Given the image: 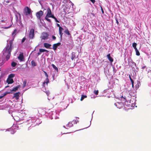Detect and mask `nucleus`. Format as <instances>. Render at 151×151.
I'll use <instances>...</instances> for the list:
<instances>
[{
	"label": "nucleus",
	"instance_id": "19",
	"mask_svg": "<svg viewBox=\"0 0 151 151\" xmlns=\"http://www.w3.org/2000/svg\"><path fill=\"white\" fill-rule=\"evenodd\" d=\"M78 122L79 121L77 118L75 120H73L72 122L74 124H77Z\"/></svg>",
	"mask_w": 151,
	"mask_h": 151
},
{
	"label": "nucleus",
	"instance_id": "13",
	"mask_svg": "<svg viewBox=\"0 0 151 151\" xmlns=\"http://www.w3.org/2000/svg\"><path fill=\"white\" fill-rule=\"evenodd\" d=\"M20 94V92H18L17 93H14V97L15 98L17 99H19V94Z\"/></svg>",
	"mask_w": 151,
	"mask_h": 151
},
{
	"label": "nucleus",
	"instance_id": "20",
	"mask_svg": "<svg viewBox=\"0 0 151 151\" xmlns=\"http://www.w3.org/2000/svg\"><path fill=\"white\" fill-rule=\"evenodd\" d=\"M31 64L32 66H35L37 65V63L35 62L34 60H32L31 61Z\"/></svg>",
	"mask_w": 151,
	"mask_h": 151
},
{
	"label": "nucleus",
	"instance_id": "30",
	"mask_svg": "<svg viewBox=\"0 0 151 151\" xmlns=\"http://www.w3.org/2000/svg\"><path fill=\"white\" fill-rule=\"evenodd\" d=\"M14 76V74H10L9 76V78H13Z\"/></svg>",
	"mask_w": 151,
	"mask_h": 151
},
{
	"label": "nucleus",
	"instance_id": "26",
	"mask_svg": "<svg viewBox=\"0 0 151 151\" xmlns=\"http://www.w3.org/2000/svg\"><path fill=\"white\" fill-rule=\"evenodd\" d=\"M137 45V43H135V42L133 43L132 44V46L134 47V49H137V48L136 47Z\"/></svg>",
	"mask_w": 151,
	"mask_h": 151
},
{
	"label": "nucleus",
	"instance_id": "40",
	"mask_svg": "<svg viewBox=\"0 0 151 151\" xmlns=\"http://www.w3.org/2000/svg\"><path fill=\"white\" fill-rule=\"evenodd\" d=\"M101 11H102V14H103L104 13V11L102 7L101 6Z\"/></svg>",
	"mask_w": 151,
	"mask_h": 151
},
{
	"label": "nucleus",
	"instance_id": "29",
	"mask_svg": "<svg viewBox=\"0 0 151 151\" xmlns=\"http://www.w3.org/2000/svg\"><path fill=\"white\" fill-rule=\"evenodd\" d=\"M10 45H9V47H10V48L12 49V45L13 42L12 40H10L9 41Z\"/></svg>",
	"mask_w": 151,
	"mask_h": 151
},
{
	"label": "nucleus",
	"instance_id": "23",
	"mask_svg": "<svg viewBox=\"0 0 151 151\" xmlns=\"http://www.w3.org/2000/svg\"><path fill=\"white\" fill-rule=\"evenodd\" d=\"M39 51L40 52H48L49 51L48 50H45V49H39Z\"/></svg>",
	"mask_w": 151,
	"mask_h": 151
},
{
	"label": "nucleus",
	"instance_id": "22",
	"mask_svg": "<svg viewBox=\"0 0 151 151\" xmlns=\"http://www.w3.org/2000/svg\"><path fill=\"white\" fill-rule=\"evenodd\" d=\"M87 97V96L86 95H82L80 100L81 101H82L84 98Z\"/></svg>",
	"mask_w": 151,
	"mask_h": 151
},
{
	"label": "nucleus",
	"instance_id": "1",
	"mask_svg": "<svg viewBox=\"0 0 151 151\" xmlns=\"http://www.w3.org/2000/svg\"><path fill=\"white\" fill-rule=\"evenodd\" d=\"M12 50V49L10 48V47H9V45L7 46L3 50V55L4 56L6 57L7 61L10 58Z\"/></svg>",
	"mask_w": 151,
	"mask_h": 151
},
{
	"label": "nucleus",
	"instance_id": "8",
	"mask_svg": "<svg viewBox=\"0 0 151 151\" xmlns=\"http://www.w3.org/2000/svg\"><path fill=\"white\" fill-rule=\"evenodd\" d=\"M18 59L20 61H23L24 60V56L23 53H21L18 57Z\"/></svg>",
	"mask_w": 151,
	"mask_h": 151
},
{
	"label": "nucleus",
	"instance_id": "3",
	"mask_svg": "<svg viewBox=\"0 0 151 151\" xmlns=\"http://www.w3.org/2000/svg\"><path fill=\"white\" fill-rule=\"evenodd\" d=\"M31 12V9L28 6H26L24 9V13L26 16L30 14Z\"/></svg>",
	"mask_w": 151,
	"mask_h": 151
},
{
	"label": "nucleus",
	"instance_id": "12",
	"mask_svg": "<svg viewBox=\"0 0 151 151\" xmlns=\"http://www.w3.org/2000/svg\"><path fill=\"white\" fill-rule=\"evenodd\" d=\"M63 29L61 27H60L59 28V34L60 35V38L61 39L62 37L63 33H62V31Z\"/></svg>",
	"mask_w": 151,
	"mask_h": 151
},
{
	"label": "nucleus",
	"instance_id": "48",
	"mask_svg": "<svg viewBox=\"0 0 151 151\" xmlns=\"http://www.w3.org/2000/svg\"><path fill=\"white\" fill-rule=\"evenodd\" d=\"M146 67V66H143V67H142V69H144Z\"/></svg>",
	"mask_w": 151,
	"mask_h": 151
},
{
	"label": "nucleus",
	"instance_id": "32",
	"mask_svg": "<svg viewBox=\"0 0 151 151\" xmlns=\"http://www.w3.org/2000/svg\"><path fill=\"white\" fill-rule=\"evenodd\" d=\"M52 18L54 19L56 22L58 23L60 22L57 19V18L54 16H52Z\"/></svg>",
	"mask_w": 151,
	"mask_h": 151
},
{
	"label": "nucleus",
	"instance_id": "10",
	"mask_svg": "<svg viewBox=\"0 0 151 151\" xmlns=\"http://www.w3.org/2000/svg\"><path fill=\"white\" fill-rule=\"evenodd\" d=\"M6 81L8 84L12 83L14 82L12 79L9 78L7 79Z\"/></svg>",
	"mask_w": 151,
	"mask_h": 151
},
{
	"label": "nucleus",
	"instance_id": "39",
	"mask_svg": "<svg viewBox=\"0 0 151 151\" xmlns=\"http://www.w3.org/2000/svg\"><path fill=\"white\" fill-rule=\"evenodd\" d=\"M75 57V56L74 55H73L71 58V59L72 60H73L74 59Z\"/></svg>",
	"mask_w": 151,
	"mask_h": 151
},
{
	"label": "nucleus",
	"instance_id": "45",
	"mask_svg": "<svg viewBox=\"0 0 151 151\" xmlns=\"http://www.w3.org/2000/svg\"><path fill=\"white\" fill-rule=\"evenodd\" d=\"M41 54V52H40L39 51V52H38L37 53V56H39V55H40Z\"/></svg>",
	"mask_w": 151,
	"mask_h": 151
},
{
	"label": "nucleus",
	"instance_id": "41",
	"mask_svg": "<svg viewBox=\"0 0 151 151\" xmlns=\"http://www.w3.org/2000/svg\"><path fill=\"white\" fill-rule=\"evenodd\" d=\"M90 1L93 3L94 4L95 2V0H90Z\"/></svg>",
	"mask_w": 151,
	"mask_h": 151
},
{
	"label": "nucleus",
	"instance_id": "14",
	"mask_svg": "<svg viewBox=\"0 0 151 151\" xmlns=\"http://www.w3.org/2000/svg\"><path fill=\"white\" fill-rule=\"evenodd\" d=\"M20 87V85H18L16 87L14 88L11 91H15Z\"/></svg>",
	"mask_w": 151,
	"mask_h": 151
},
{
	"label": "nucleus",
	"instance_id": "54",
	"mask_svg": "<svg viewBox=\"0 0 151 151\" xmlns=\"http://www.w3.org/2000/svg\"><path fill=\"white\" fill-rule=\"evenodd\" d=\"M9 87V86H6V88H7V87Z\"/></svg>",
	"mask_w": 151,
	"mask_h": 151
},
{
	"label": "nucleus",
	"instance_id": "27",
	"mask_svg": "<svg viewBox=\"0 0 151 151\" xmlns=\"http://www.w3.org/2000/svg\"><path fill=\"white\" fill-rule=\"evenodd\" d=\"M17 64V63L14 61L12 62L11 63V65L13 67H15Z\"/></svg>",
	"mask_w": 151,
	"mask_h": 151
},
{
	"label": "nucleus",
	"instance_id": "53",
	"mask_svg": "<svg viewBox=\"0 0 151 151\" xmlns=\"http://www.w3.org/2000/svg\"><path fill=\"white\" fill-rule=\"evenodd\" d=\"M44 72L45 74L46 73H47L45 71H44Z\"/></svg>",
	"mask_w": 151,
	"mask_h": 151
},
{
	"label": "nucleus",
	"instance_id": "37",
	"mask_svg": "<svg viewBox=\"0 0 151 151\" xmlns=\"http://www.w3.org/2000/svg\"><path fill=\"white\" fill-rule=\"evenodd\" d=\"M12 25H10L9 26V27H4L3 28L4 29H8V28H9Z\"/></svg>",
	"mask_w": 151,
	"mask_h": 151
},
{
	"label": "nucleus",
	"instance_id": "2",
	"mask_svg": "<svg viewBox=\"0 0 151 151\" xmlns=\"http://www.w3.org/2000/svg\"><path fill=\"white\" fill-rule=\"evenodd\" d=\"M47 14L45 17V19L48 22L50 23L51 21L50 19H49V18H52V16L54 15L52 14L51 10L49 7L47 8Z\"/></svg>",
	"mask_w": 151,
	"mask_h": 151
},
{
	"label": "nucleus",
	"instance_id": "25",
	"mask_svg": "<svg viewBox=\"0 0 151 151\" xmlns=\"http://www.w3.org/2000/svg\"><path fill=\"white\" fill-rule=\"evenodd\" d=\"M135 50L136 51V55H137V56H139L140 55V54L137 49H135Z\"/></svg>",
	"mask_w": 151,
	"mask_h": 151
},
{
	"label": "nucleus",
	"instance_id": "33",
	"mask_svg": "<svg viewBox=\"0 0 151 151\" xmlns=\"http://www.w3.org/2000/svg\"><path fill=\"white\" fill-rule=\"evenodd\" d=\"M57 47V46L55 45V44H54L53 45V49L54 50H56V49Z\"/></svg>",
	"mask_w": 151,
	"mask_h": 151
},
{
	"label": "nucleus",
	"instance_id": "18",
	"mask_svg": "<svg viewBox=\"0 0 151 151\" xmlns=\"http://www.w3.org/2000/svg\"><path fill=\"white\" fill-rule=\"evenodd\" d=\"M73 126V124L71 122H69L68 124L67 125L68 127H70Z\"/></svg>",
	"mask_w": 151,
	"mask_h": 151
},
{
	"label": "nucleus",
	"instance_id": "44",
	"mask_svg": "<svg viewBox=\"0 0 151 151\" xmlns=\"http://www.w3.org/2000/svg\"><path fill=\"white\" fill-rule=\"evenodd\" d=\"M131 82L132 84H134V81L132 79H131Z\"/></svg>",
	"mask_w": 151,
	"mask_h": 151
},
{
	"label": "nucleus",
	"instance_id": "4",
	"mask_svg": "<svg viewBox=\"0 0 151 151\" xmlns=\"http://www.w3.org/2000/svg\"><path fill=\"white\" fill-rule=\"evenodd\" d=\"M43 12L42 10H40L36 13V16L38 20H41V17L43 15Z\"/></svg>",
	"mask_w": 151,
	"mask_h": 151
},
{
	"label": "nucleus",
	"instance_id": "7",
	"mask_svg": "<svg viewBox=\"0 0 151 151\" xmlns=\"http://www.w3.org/2000/svg\"><path fill=\"white\" fill-rule=\"evenodd\" d=\"M118 108L121 109L123 107L124 105L123 103L117 102L114 104Z\"/></svg>",
	"mask_w": 151,
	"mask_h": 151
},
{
	"label": "nucleus",
	"instance_id": "42",
	"mask_svg": "<svg viewBox=\"0 0 151 151\" xmlns=\"http://www.w3.org/2000/svg\"><path fill=\"white\" fill-rule=\"evenodd\" d=\"M52 38L54 40H55L56 39V37L53 35L52 36Z\"/></svg>",
	"mask_w": 151,
	"mask_h": 151
},
{
	"label": "nucleus",
	"instance_id": "50",
	"mask_svg": "<svg viewBox=\"0 0 151 151\" xmlns=\"http://www.w3.org/2000/svg\"><path fill=\"white\" fill-rule=\"evenodd\" d=\"M57 26H58V27H60V26L59 24H57Z\"/></svg>",
	"mask_w": 151,
	"mask_h": 151
},
{
	"label": "nucleus",
	"instance_id": "47",
	"mask_svg": "<svg viewBox=\"0 0 151 151\" xmlns=\"http://www.w3.org/2000/svg\"><path fill=\"white\" fill-rule=\"evenodd\" d=\"M129 79H130V81H131V79H132V78H131V76H130V75H129Z\"/></svg>",
	"mask_w": 151,
	"mask_h": 151
},
{
	"label": "nucleus",
	"instance_id": "6",
	"mask_svg": "<svg viewBox=\"0 0 151 151\" xmlns=\"http://www.w3.org/2000/svg\"><path fill=\"white\" fill-rule=\"evenodd\" d=\"M49 34L47 32H43L42 33L41 38L42 40H47L48 38Z\"/></svg>",
	"mask_w": 151,
	"mask_h": 151
},
{
	"label": "nucleus",
	"instance_id": "5",
	"mask_svg": "<svg viewBox=\"0 0 151 151\" xmlns=\"http://www.w3.org/2000/svg\"><path fill=\"white\" fill-rule=\"evenodd\" d=\"M34 32L35 30L33 29H30L29 35V37L30 39H32L34 37Z\"/></svg>",
	"mask_w": 151,
	"mask_h": 151
},
{
	"label": "nucleus",
	"instance_id": "55",
	"mask_svg": "<svg viewBox=\"0 0 151 151\" xmlns=\"http://www.w3.org/2000/svg\"><path fill=\"white\" fill-rule=\"evenodd\" d=\"M46 9H44V11Z\"/></svg>",
	"mask_w": 151,
	"mask_h": 151
},
{
	"label": "nucleus",
	"instance_id": "38",
	"mask_svg": "<svg viewBox=\"0 0 151 151\" xmlns=\"http://www.w3.org/2000/svg\"><path fill=\"white\" fill-rule=\"evenodd\" d=\"M122 98H123L125 100V101H127V99H126V97L125 96H124V97H123V96H122Z\"/></svg>",
	"mask_w": 151,
	"mask_h": 151
},
{
	"label": "nucleus",
	"instance_id": "24",
	"mask_svg": "<svg viewBox=\"0 0 151 151\" xmlns=\"http://www.w3.org/2000/svg\"><path fill=\"white\" fill-rule=\"evenodd\" d=\"M52 67L56 70L58 72V68L53 64H52Z\"/></svg>",
	"mask_w": 151,
	"mask_h": 151
},
{
	"label": "nucleus",
	"instance_id": "16",
	"mask_svg": "<svg viewBox=\"0 0 151 151\" xmlns=\"http://www.w3.org/2000/svg\"><path fill=\"white\" fill-rule=\"evenodd\" d=\"M10 93V92H5L3 94V96H0V99H1L3 97H4L5 96L6 94H8V93Z\"/></svg>",
	"mask_w": 151,
	"mask_h": 151
},
{
	"label": "nucleus",
	"instance_id": "31",
	"mask_svg": "<svg viewBox=\"0 0 151 151\" xmlns=\"http://www.w3.org/2000/svg\"><path fill=\"white\" fill-rule=\"evenodd\" d=\"M17 31V29H15L14 31L12 33V35L13 36L14 35L15 36L16 35V32Z\"/></svg>",
	"mask_w": 151,
	"mask_h": 151
},
{
	"label": "nucleus",
	"instance_id": "35",
	"mask_svg": "<svg viewBox=\"0 0 151 151\" xmlns=\"http://www.w3.org/2000/svg\"><path fill=\"white\" fill-rule=\"evenodd\" d=\"M26 38L25 37H24L22 39V42L23 43L24 42V41L26 40Z\"/></svg>",
	"mask_w": 151,
	"mask_h": 151
},
{
	"label": "nucleus",
	"instance_id": "36",
	"mask_svg": "<svg viewBox=\"0 0 151 151\" xmlns=\"http://www.w3.org/2000/svg\"><path fill=\"white\" fill-rule=\"evenodd\" d=\"M61 44L60 43L58 42L56 44H55V45L56 46L58 47V46H59Z\"/></svg>",
	"mask_w": 151,
	"mask_h": 151
},
{
	"label": "nucleus",
	"instance_id": "11",
	"mask_svg": "<svg viewBox=\"0 0 151 151\" xmlns=\"http://www.w3.org/2000/svg\"><path fill=\"white\" fill-rule=\"evenodd\" d=\"M107 57L109 60L111 62H112L114 60L113 58L111 57L110 54H109L107 55Z\"/></svg>",
	"mask_w": 151,
	"mask_h": 151
},
{
	"label": "nucleus",
	"instance_id": "9",
	"mask_svg": "<svg viewBox=\"0 0 151 151\" xmlns=\"http://www.w3.org/2000/svg\"><path fill=\"white\" fill-rule=\"evenodd\" d=\"M44 47L46 48L51 49L50 47L51 46V45L47 43H45L44 44Z\"/></svg>",
	"mask_w": 151,
	"mask_h": 151
},
{
	"label": "nucleus",
	"instance_id": "51",
	"mask_svg": "<svg viewBox=\"0 0 151 151\" xmlns=\"http://www.w3.org/2000/svg\"><path fill=\"white\" fill-rule=\"evenodd\" d=\"M14 133H15V132H14H14H12V133H11V134H14Z\"/></svg>",
	"mask_w": 151,
	"mask_h": 151
},
{
	"label": "nucleus",
	"instance_id": "28",
	"mask_svg": "<svg viewBox=\"0 0 151 151\" xmlns=\"http://www.w3.org/2000/svg\"><path fill=\"white\" fill-rule=\"evenodd\" d=\"M27 83L26 81H24L23 82V88H24L26 86Z\"/></svg>",
	"mask_w": 151,
	"mask_h": 151
},
{
	"label": "nucleus",
	"instance_id": "49",
	"mask_svg": "<svg viewBox=\"0 0 151 151\" xmlns=\"http://www.w3.org/2000/svg\"><path fill=\"white\" fill-rule=\"evenodd\" d=\"M91 14H92L93 16H95V14H94L93 13H91Z\"/></svg>",
	"mask_w": 151,
	"mask_h": 151
},
{
	"label": "nucleus",
	"instance_id": "21",
	"mask_svg": "<svg viewBox=\"0 0 151 151\" xmlns=\"http://www.w3.org/2000/svg\"><path fill=\"white\" fill-rule=\"evenodd\" d=\"M64 32H65V33L66 34H67L68 35H70V33L69 31L68 30V29H65V31Z\"/></svg>",
	"mask_w": 151,
	"mask_h": 151
},
{
	"label": "nucleus",
	"instance_id": "52",
	"mask_svg": "<svg viewBox=\"0 0 151 151\" xmlns=\"http://www.w3.org/2000/svg\"><path fill=\"white\" fill-rule=\"evenodd\" d=\"M132 87L133 88L134 87V84H132Z\"/></svg>",
	"mask_w": 151,
	"mask_h": 151
},
{
	"label": "nucleus",
	"instance_id": "15",
	"mask_svg": "<svg viewBox=\"0 0 151 151\" xmlns=\"http://www.w3.org/2000/svg\"><path fill=\"white\" fill-rule=\"evenodd\" d=\"M49 83V80L48 78H47L45 81L43 83V85L45 84V83L47 85Z\"/></svg>",
	"mask_w": 151,
	"mask_h": 151
},
{
	"label": "nucleus",
	"instance_id": "43",
	"mask_svg": "<svg viewBox=\"0 0 151 151\" xmlns=\"http://www.w3.org/2000/svg\"><path fill=\"white\" fill-rule=\"evenodd\" d=\"M116 23H117V24H119V22L118 21L117 19L116 18Z\"/></svg>",
	"mask_w": 151,
	"mask_h": 151
},
{
	"label": "nucleus",
	"instance_id": "17",
	"mask_svg": "<svg viewBox=\"0 0 151 151\" xmlns=\"http://www.w3.org/2000/svg\"><path fill=\"white\" fill-rule=\"evenodd\" d=\"M141 84L139 81H137V85L135 86V88L136 89L138 88L139 86H140Z\"/></svg>",
	"mask_w": 151,
	"mask_h": 151
},
{
	"label": "nucleus",
	"instance_id": "34",
	"mask_svg": "<svg viewBox=\"0 0 151 151\" xmlns=\"http://www.w3.org/2000/svg\"><path fill=\"white\" fill-rule=\"evenodd\" d=\"M94 93L96 94V95H97L99 93V91L98 90H95L94 91Z\"/></svg>",
	"mask_w": 151,
	"mask_h": 151
},
{
	"label": "nucleus",
	"instance_id": "46",
	"mask_svg": "<svg viewBox=\"0 0 151 151\" xmlns=\"http://www.w3.org/2000/svg\"><path fill=\"white\" fill-rule=\"evenodd\" d=\"M45 76L47 77V78H48V75L47 73H46L45 74Z\"/></svg>",
	"mask_w": 151,
	"mask_h": 151
}]
</instances>
